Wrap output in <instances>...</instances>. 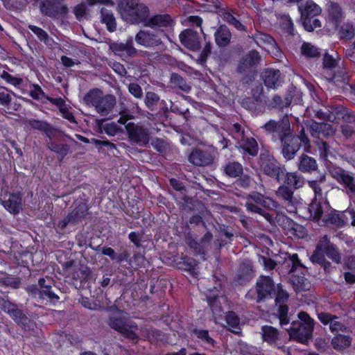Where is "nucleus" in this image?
I'll return each mask as SVG.
<instances>
[{
  "instance_id": "f257e3e1",
  "label": "nucleus",
  "mask_w": 355,
  "mask_h": 355,
  "mask_svg": "<svg viewBox=\"0 0 355 355\" xmlns=\"http://www.w3.org/2000/svg\"><path fill=\"white\" fill-rule=\"evenodd\" d=\"M280 327L288 335L290 340L307 345L313 339L315 320L306 311H300L295 317L286 315V311L282 310Z\"/></svg>"
},
{
  "instance_id": "f03ea898",
  "label": "nucleus",
  "mask_w": 355,
  "mask_h": 355,
  "mask_svg": "<svg viewBox=\"0 0 355 355\" xmlns=\"http://www.w3.org/2000/svg\"><path fill=\"white\" fill-rule=\"evenodd\" d=\"M260 61L261 55L256 50L250 51L239 60L236 71L243 85H250L255 80L257 73L256 67Z\"/></svg>"
},
{
  "instance_id": "7ed1b4c3",
  "label": "nucleus",
  "mask_w": 355,
  "mask_h": 355,
  "mask_svg": "<svg viewBox=\"0 0 355 355\" xmlns=\"http://www.w3.org/2000/svg\"><path fill=\"white\" fill-rule=\"evenodd\" d=\"M107 323L110 328L133 343H137L139 340V336L137 334V324L132 320L125 318L121 312L110 315Z\"/></svg>"
},
{
  "instance_id": "20e7f679",
  "label": "nucleus",
  "mask_w": 355,
  "mask_h": 355,
  "mask_svg": "<svg viewBox=\"0 0 355 355\" xmlns=\"http://www.w3.org/2000/svg\"><path fill=\"white\" fill-rule=\"evenodd\" d=\"M276 286L269 276L261 275L257 280L255 290H250L245 295L246 300L261 303L267 299H272L275 296Z\"/></svg>"
},
{
  "instance_id": "39448f33",
  "label": "nucleus",
  "mask_w": 355,
  "mask_h": 355,
  "mask_svg": "<svg viewBox=\"0 0 355 355\" xmlns=\"http://www.w3.org/2000/svg\"><path fill=\"white\" fill-rule=\"evenodd\" d=\"M257 164L261 171L268 177L280 183L286 168L268 151L261 152L257 159Z\"/></svg>"
},
{
  "instance_id": "423d86ee",
  "label": "nucleus",
  "mask_w": 355,
  "mask_h": 355,
  "mask_svg": "<svg viewBox=\"0 0 355 355\" xmlns=\"http://www.w3.org/2000/svg\"><path fill=\"white\" fill-rule=\"evenodd\" d=\"M291 123L287 116L276 121L270 119L261 128L267 135H271L274 141L280 139L290 135Z\"/></svg>"
},
{
  "instance_id": "0eeeda50",
  "label": "nucleus",
  "mask_w": 355,
  "mask_h": 355,
  "mask_svg": "<svg viewBox=\"0 0 355 355\" xmlns=\"http://www.w3.org/2000/svg\"><path fill=\"white\" fill-rule=\"evenodd\" d=\"M135 40L139 45L147 49H153L161 51L166 49L160 33L156 31L141 29L136 34Z\"/></svg>"
},
{
  "instance_id": "6e6552de",
  "label": "nucleus",
  "mask_w": 355,
  "mask_h": 355,
  "mask_svg": "<svg viewBox=\"0 0 355 355\" xmlns=\"http://www.w3.org/2000/svg\"><path fill=\"white\" fill-rule=\"evenodd\" d=\"M331 176L346 190L347 195L355 198V176L344 168L336 165L328 166Z\"/></svg>"
},
{
  "instance_id": "1a4fd4ad",
  "label": "nucleus",
  "mask_w": 355,
  "mask_h": 355,
  "mask_svg": "<svg viewBox=\"0 0 355 355\" xmlns=\"http://www.w3.org/2000/svg\"><path fill=\"white\" fill-rule=\"evenodd\" d=\"M65 0H35L40 1V10L46 17L58 19L67 17L69 8L64 4Z\"/></svg>"
},
{
  "instance_id": "9d476101",
  "label": "nucleus",
  "mask_w": 355,
  "mask_h": 355,
  "mask_svg": "<svg viewBox=\"0 0 355 355\" xmlns=\"http://www.w3.org/2000/svg\"><path fill=\"white\" fill-rule=\"evenodd\" d=\"M313 253H320L331 259L333 262L341 263V254L337 246L332 243L327 235L322 236L318 242Z\"/></svg>"
},
{
  "instance_id": "9b49d317",
  "label": "nucleus",
  "mask_w": 355,
  "mask_h": 355,
  "mask_svg": "<svg viewBox=\"0 0 355 355\" xmlns=\"http://www.w3.org/2000/svg\"><path fill=\"white\" fill-rule=\"evenodd\" d=\"M254 272L252 262L249 259H244L239 265L233 283L236 286H245L253 279Z\"/></svg>"
},
{
  "instance_id": "f8f14e48",
  "label": "nucleus",
  "mask_w": 355,
  "mask_h": 355,
  "mask_svg": "<svg viewBox=\"0 0 355 355\" xmlns=\"http://www.w3.org/2000/svg\"><path fill=\"white\" fill-rule=\"evenodd\" d=\"M128 138L139 146H146L150 141V132L148 128L139 124L128 123L125 125Z\"/></svg>"
},
{
  "instance_id": "ddd939ff",
  "label": "nucleus",
  "mask_w": 355,
  "mask_h": 355,
  "mask_svg": "<svg viewBox=\"0 0 355 355\" xmlns=\"http://www.w3.org/2000/svg\"><path fill=\"white\" fill-rule=\"evenodd\" d=\"M109 47L114 55L119 56L123 60L128 58H134L138 55V51L134 46L132 37L127 40L125 43L111 42Z\"/></svg>"
},
{
  "instance_id": "4468645a",
  "label": "nucleus",
  "mask_w": 355,
  "mask_h": 355,
  "mask_svg": "<svg viewBox=\"0 0 355 355\" xmlns=\"http://www.w3.org/2000/svg\"><path fill=\"white\" fill-rule=\"evenodd\" d=\"M88 207L85 202H80L66 218L60 220L58 227L64 230L68 225H76L87 214Z\"/></svg>"
},
{
  "instance_id": "2eb2a0df",
  "label": "nucleus",
  "mask_w": 355,
  "mask_h": 355,
  "mask_svg": "<svg viewBox=\"0 0 355 355\" xmlns=\"http://www.w3.org/2000/svg\"><path fill=\"white\" fill-rule=\"evenodd\" d=\"M173 20L168 14H156L148 17L145 26L152 29L157 28L159 33H164V29L171 28Z\"/></svg>"
},
{
  "instance_id": "dca6fc26",
  "label": "nucleus",
  "mask_w": 355,
  "mask_h": 355,
  "mask_svg": "<svg viewBox=\"0 0 355 355\" xmlns=\"http://www.w3.org/2000/svg\"><path fill=\"white\" fill-rule=\"evenodd\" d=\"M318 318L323 325H328L329 330L333 334L345 332L347 329L346 325L340 321L338 316L330 313H318Z\"/></svg>"
},
{
  "instance_id": "f3484780",
  "label": "nucleus",
  "mask_w": 355,
  "mask_h": 355,
  "mask_svg": "<svg viewBox=\"0 0 355 355\" xmlns=\"http://www.w3.org/2000/svg\"><path fill=\"white\" fill-rule=\"evenodd\" d=\"M281 154L286 161L293 160L297 155V152L302 148L290 135L280 139Z\"/></svg>"
},
{
  "instance_id": "a211bd4d",
  "label": "nucleus",
  "mask_w": 355,
  "mask_h": 355,
  "mask_svg": "<svg viewBox=\"0 0 355 355\" xmlns=\"http://www.w3.org/2000/svg\"><path fill=\"white\" fill-rule=\"evenodd\" d=\"M214 157L208 150L194 148L189 156V161L197 166H207L214 162Z\"/></svg>"
},
{
  "instance_id": "6ab92c4d",
  "label": "nucleus",
  "mask_w": 355,
  "mask_h": 355,
  "mask_svg": "<svg viewBox=\"0 0 355 355\" xmlns=\"http://www.w3.org/2000/svg\"><path fill=\"white\" fill-rule=\"evenodd\" d=\"M260 77L268 89H276L283 83L278 69H266L261 73Z\"/></svg>"
},
{
  "instance_id": "aec40b11",
  "label": "nucleus",
  "mask_w": 355,
  "mask_h": 355,
  "mask_svg": "<svg viewBox=\"0 0 355 355\" xmlns=\"http://www.w3.org/2000/svg\"><path fill=\"white\" fill-rule=\"evenodd\" d=\"M150 14V8L145 3L139 1L130 14L126 23L134 25L142 24L145 26Z\"/></svg>"
},
{
  "instance_id": "412c9836",
  "label": "nucleus",
  "mask_w": 355,
  "mask_h": 355,
  "mask_svg": "<svg viewBox=\"0 0 355 355\" xmlns=\"http://www.w3.org/2000/svg\"><path fill=\"white\" fill-rule=\"evenodd\" d=\"M189 331L195 336L198 343L208 347H215L216 342L214 338V331H209L207 329H204L197 326L191 327Z\"/></svg>"
},
{
  "instance_id": "4be33fe9",
  "label": "nucleus",
  "mask_w": 355,
  "mask_h": 355,
  "mask_svg": "<svg viewBox=\"0 0 355 355\" xmlns=\"http://www.w3.org/2000/svg\"><path fill=\"white\" fill-rule=\"evenodd\" d=\"M277 291H275V315L279 320L281 319V312L282 310L286 311V315L288 314V306L287 305V302L289 298L288 293L282 288V286L280 284L277 285Z\"/></svg>"
},
{
  "instance_id": "5701e85b",
  "label": "nucleus",
  "mask_w": 355,
  "mask_h": 355,
  "mask_svg": "<svg viewBox=\"0 0 355 355\" xmlns=\"http://www.w3.org/2000/svg\"><path fill=\"white\" fill-rule=\"evenodd\" d=\"M297 168L302 173L311 174L318 169V164L316 159L306 153L301 154L296 162Z\"/></svg>"
},
{
  "instance_id": "b1692460",
  "label": "nucleus",
  "mask_w": 355,
  "mask_h": 355,
  "mask_svg": "<svg viewBox=\"0 0 355 355\" xmlns=\"http://www.w3.org/2000/svg\"><path fill=\"white\" fill-rule=\"evenodd\" d=\"M180 40L186 48L195 51L200 48L198 33L191 29H187L180 34Z\"/></svg>"
},
{
  "instance_id": "393cba45",
  "label": "nucleus",
  "mask_w": 355,
  "mask_h": 355,
  "mask_svg": "<svg viewBox=\"0 0 355 355\" xmlns=\"http://www.w3.org/2000/svg\"><path fill=\"white\" fill-rule=\"evenodd\" d=\"M1 204L10 214L17 215L22 210V195L19 192L12 193L8 199L1 200Z\"/></svg>"
},
{
  "instance_id": "a878e982",
  "label": "nucleus",
  "mask_w": 355,
  "mask_h": 355,
  "mask_svg": "<svg viewBox=\"0 0 355 355\" xmlns=\"http://www.w3.org/2000/svg\"><path fill=\"white\" fill-rule=\"evenodd\" d=\"M310 134L313 138L320 139V136L328 139L333 135V126L325 122L312 121L309 126Z\"/></svg>"
},
{
  "instance_id": "bb28decb",
  "label": "nucleus",
  "mask_w": 355,
  "mask_h": 355,
  "mask_svg": "<svg viewBox=\"0 0 355 355\" xmlns=\"http://www.w3.org/2000/svg\"><path fill=\"white\" fill-rule=\"evenodd\" d=\"M116 105V98L112 94H101L95 109L103 116H107Z\"/></svg>"
},
{
  "instance_id": "cd10ccee",
  "label": "nucleus",
  "mask_w": 355,
  "mask_h": 355,
  "mask_svg": "<svg viewBox=\"0 0 355 355\" xmlns=\"http://www.w3.org/2000/svg\"><path fill=\"white\" fill-rule=\"evenodd\" d=\"M277 197L282 200L284 205L292 209H295L297 200L294 197L293 189L286 185H281L276 191Z\"/></svg>"
},
{
  "instance_id": "c85d7f7f",
  "label": "nucleus",
  "mask_w": 355,
  "mask_h": 355,
  "mask_svg": "<svg viewBox=\"0 0 355 355\" xmlns=\"http://www.w3.org/2000/svg\"><path fill=\"white\" fill-rule=\"evenodd\" d=\"M261 335L263 340L270 345H275L278 349H282L284 345H278L277 342L279 340V331L272 326L263 325L261 329Z\"/></svg>"
},
{
  "instance_id": "c756f323",
  "label": "nucleus",
  "mask_w": 355,
  "mask_h": 355,
  "mask_svg": "<svg viewBox=\"0 0 355 355\" xmlns=\"http://www.w3.org/2000/svg\"><path fill=\"white\" fill-rule=\"evenodd\" d=\"M218 232L220 237L219 248L231 243L234 239L238 236L236 230L232 225L218 224Z\"/></svg>"
},
{
  "instance_id": "7c9ffc66",
  "label": "nucleus",
  "mask_w": 355,
  "mask_h": 355,
  "mask_svg": "<svg viewBox=\"0 0 355 355\" xmlns=\"http://www.w3.org/2000/svg\"><path fill=\"white\" fill-rule=\"evenodd\" d=\"M239 150H242L244 153L255 157L259 152V145L256 139L252 137H245L243 139L237 141L235 145Z\"/></svg>"
},
{
  "instance_id": "2f4dec72",
  "label": "nucleus",
  "mask_w": 355,
  "mask_h": 355,
  "mask_svg": "<svg viewBox=\"0 0 355 355\" xmlns=\"http://www.w3.org/2000/svg\"><path fill=\"white\" fill-rule=\"evenodd\" d=\"M13 321L24 331L33 329L34 322L17 306L10 315Z\"/></svg>"
},
{
  "instance_id": "473e14b6",
  "label": "nucleus",
  "mask_w": 355,
  "mask_h": 355,
  "mask_svg": "<svg viewBox=\"0 0 355 355\" xmlns=\"http://www.w3.org/2000/svg\"><path fill=\"white\" fill-rule=\"evenodd\" d=\"M139 0H118L117 1V11L121 16V18L126 22L133 11L139 3Z\"/></svg>"
},
{
  "instance_id": "72a5a7b5",
  "label": "nucleus",
  "mask_w": 355,
  "mask_h": 355,
  "mask_svg": "<svg viewBox=\"0 0 355 355\" xmlns=\"http://www.w3.org/2000/svg\"><path fill=\"white\" fill-rule=\"evenodd\" d=\"M301 13L302 19L309 17H316L321 13L322 9L312 0H307L304 3H301L298 6Z\"/></svg>"
},
{
  "instance_id": "f704fd0d",
  "label": "nucleus",
  "mask_w": 355,
  "mask_h": 355,
  "mask_svg": "<svg viewBox=\"0 0 355 355\" xmlns=\"http://www.w3.org/2000/svg\"><path fill=\"white\" fill-rule=\"evenodd\" d=\"M329 19L337 28L343 18V12L341 6L336 2L329 1L327 4Z\"/></svg>"
},
{
  "instance_id": "c9c22d12",
  "label": "nucleus",
  "mask_w": 355,
  "mask_h": 355,
  "mask_svg": "<svg viewBox=\"0 0 355 355\" xmlns=\"http://www.w3.org/2000/svg\"><path fill=\"white\" fill-rule=\"evenodd\" d=\"M286 257L282 263V267L287 274H291L296 271L299 268H305V266L301 263L297 254L286 253Z\"/></svg>"
},
{
  "instance_id": "e433bc0d",
  "label": "nucleus",
  "mask_w": 355,
  "mask_h": 355,
  "mask_svg": "<svg viewBox=\"0 0 355 355\" xmlns=\"http://www.w3.org/2000/svg\"><path fill=\"white\" fill-rule=\"evenodd\" d=\"M282 177H284V185L288 186L293 190L298 189L304 184V178L297 172L285 171L284 175Z\"/></svg>"
},
{
  "instance_id": "4c0bfd02",
  "label": "nucleus",
  "mask_w": 355,
  "mask_h": 355,
  "mask_svg": "<svg viewBox=\"0 0 355 355\" xmlns=\"http://www.w3.org/2000/svg\"><path fill=\"white\" fill-rule=\"evenodd\" d=\"M214 37L216 44L225 47L230 44L232 35L227 26L221 25L215 32Z\"/></svg>"
},
{
  "instance_id": "58836bf2",
  "label": "nucleus",
  "mask_w": 355,
  "mask_h": 355,
  "mask_svg": "<svg viewBox=\"0 0 355 355\" xmlns=\"http://www.w3.org/2000/svg\"><path fill=\"white\" fill-rule=\"evenodd\" d=\"M352 338L349 335L336 334L331 340V344L334 349L340 352L349 347L352 345Z\"/></svg>"
},
{
  "instance_id": "ea45409f",
  "label": "nucleus",
  "mask_w": 355,
  "mask_h": 355,
  "mask_svg": "<svg viewBox=\"0 0 355 355\" xmlns=\"http://www.w3.org/2000/svg\"><path fill=\"white\" fill-rule=\"evenodd\" d=\"M329 205L327 202H320L313 200L309 206L310 216L314 221H318L322 216L326 209H329Z\"/></svg>"
},
{
  "instance_id": "a19ab883",
  "label": "nucleus",
  "mask_w": 355,
  "mask_h": 355,
  "mask_svg": "<svg viewBox=\"0 0 355 355\" xmlns=\"http://www.w3.org/2000/svg\"><path fill=\"white\" fill-rule=\"evenodd\" d=\"M101 21L105 24L109 32H114L116 30V20L111 10L106 8L101 9Z\"/></svg>"
},
{
  "instance_id": "79ce46f5",
  "label": "nucleus",
  "mask_w": 355,
  "mask_h": 355,
  "mask_svg": "<svg viewBox=\"0 0 355 355\" xmlns=\"http://www.w3.org/2000/svg\"><path fill=\"white\" fill-rule=\"evenodd\" d=\"M290 282L296 292L309 291L311 283L304 275H292Z\"/></svg>"
},
{
  "instance_id": "37998d69",
  "label": "nucleus",
  "mask_w": 355,
  "mask_h": 355,
  "mask_svg": "<svg viewBox=\"0 0 355 355\" xmlns=\"http://www.w3.org/2000/svg\"><path fill=\"white\" fill-rule=\"evenodd\" d=\"M322 221L325 225H332L336 227H342L346 225L343 217L335 210H330V212L325 214Z\"/></svg>"
},
{
  "instance_id": "c03bdc74",
  "label": "nucleus",
  "mask_w": 355,
  "mask_h": 355,
  "mask_svg": "<svg viewBox=\"0 0 355 355\" xmlns=\"http://www.w3.org/2000/svg\"><path fill=\"white\" fill-rule=\"evenodd\" d=\"M223 171L227 176L236 178L243 174V168L238 162H229L223 166Z\"/></svg>"
},
{
  "instance_id": "a18cd8bd",
  "label": "nucleus",
  "mask_w": 355,
  "mask_h": 355,
  "mask_svg": "<svg viewBox=\"0 0 355 355\" xmlns=\"http://www.w3.org/2000/svg\"><path fill=\"white\" fill-rule=\"evenodd\" d=\"M46 147L50 150L56 153L58 158L62 161L69 153L70 146L66 144H58L55 141H49L46 144Z\"/></svg>"
},
{
  "instance_id": "49530a36",
  "label": "nucleus",
  "mask_w": 355,
  "mask_h": 355,
  "mask_svg": "<svg viewBox=\"0 0 355 355\" xmlns=\"http://www.w3.org/2000/svg\"><path fill=\"white\" fill-rule=\"evenodd\" d=\"M290 135L292 138L296 139V141L298 144L300 143L301 146H304L305 151H309L311 148V141L307 134L305 132L304 128H302V129L299 130L297 134H293L292 129L291 128Z\"/></svg>"
},
{
  "instance_id": "de8ad7c7",
  "label": "nucleus",
  "mask_w": 355,
  "mask_h": 355,
  "mask_svg": "<svg viewBox=\"0 0 355 355\" xmlns=\"http://www.w3.org/2000/svg\"><path fill=\"white\" fill-rule=\"evenodd\" d=\"M345 107L341 105H331L328 106L329 121L339 123L345 111Z\"/></svg>"
},
{
  "instance_id": "09e8293b",
  "label": "nucleus",
  "mask_w": 355,
  "mask_h": 355,
  "mask_svg": "<svg viewBox=\"0 0 355 355\" xmlns=\"http://www.w3.org/2000/svg\"><path fill=\"white\" fill-rule=\"evenodd\" d=\"M310 260L313 263L319 264L325 273H330L334 268L331 262L326 259L324 255L320 253H313Z\"/></svg>"
},
{
  "instance_id": "8fccbe9b",
  "label": "nucleus",
  "mask_w": 355,
  "mask_h": 355,
  "mask_svg": "<svg viewBox=\"0 0 355 355\" xmlns=\"http://www.w3.org/2000/svg\"><path fill=\"white\" fill-rule=\"evenodd\" d=\"M101 94H103V92L98 89L94 88L90 89L83 97V102L87 106L96 107L97 103L98 102V99L101 97Z\"/></svg>"
},
{
  "instance_id": "3c124183",
  "label": "nucleus",
  "mask_w": 355,
  "mask_h": 355,
  "mask_svg": "<svg viewBox=\"0 0 355 355\" xmlns=\"http://www.w3.org/2000/svg\"><path fill=\"white\" fill-rule=\"evenodd\" d=\"M171 83L184 92L189 93L191 89L186 80L178 73H172L170 77Z\"/></svg>"
},
{
  "instance_id": "603ef678",
  "label": "nucleus",
  "mask_w": 355,
  "mask_h": 355,
  "mask_svg": "<svg viewBox=\"0 0 355 355\" xmlns=\"http://www.w3.org/2000/svg\"><path fill=\"white\" fill-rule=\"evenodd\" d=\"M160 102V98L157 94L153 92H147L145 94L144 103L146 107L150 111L155 112Z\"/></svg>"
},
{
  "instance_id": "864d4df0",
  "label": "nucleus",
  "mask_w": 355,
  "mask_h": 355,
  "mask_svg": "<svg viewBox=\"0 0 355 355\" xmlns=\"http://www.w3.org/2000/svg\"><path fill=\"white\" fill-rule=\"evenodd\" d=\"M225 320L231 331L237 334L239 333L240 318L234 311H227L225 313Z\"/></svg>"
},
{
  "instance_id": "5fc2aeb1",
  "label": "nucleus",
  "mask_w": 355,
  "mask_h": 355,
  "mask_svg": "<svg viewBox=\"0 0 355 355\" xmlns=\"http://www.w3.org/2000/svg\"><path fill=\"white\" fill-rule=\"evenodd\" d=\"M301 53L307 58H318L321 55L320 49L308 42H304L302 44L301 46Z\"/></svg>"
},
{
  "instance_id": "6e6d98bb",
  "label": "nucleus",
  "mask_w": 355,
  "mask_h": 355,
  "mask_svg": "<svg viewBox=\"0 0 355 355\" xmlns=\"http://www.w3.org/2000/svg\"><path fill=\"white\" fill-rule=\"evenodd\" d=\"M28 28L37 35V38L46 45L51 46L53 40L49 37L48 33L42 28L34 25H28Z\"/></svg>"
},
{
  "instance_id": "4d7b16f0",
  "label": "nucleus",
  "mask_w": 355,
  "mask_h": 355,
  "mask_svg": "<svg viewBox=\"0 0 355 355\" xmlns=\"http://www.w3.org/2000/svg\"><path fill=\"white\" fill-rule=\"evenodd\" d=\"M247 199H250L255 203L261 205L266 208L270 207V202H271L272 205L275 204V201H273L271 198L265 197L263 194L258 192H252L251 193L248 194Z\"/></svg>"
},
{
  "instance_id": "13d9d810",
  "label": "nucleus",
  "mask_w": 355,
  "mask_h": 355,
  "mask_svg": "<svg viewBox=\"0 0 355 355\" xmlns=\"http://www.w3.org/2000/svg\"><path fill=\"white\" fill-rule=\"evenodd\" d=\"M326 181V174L320 173L315 180H309L308 185L310 188H311L315 196H321L322 193V187L321 184L324 183Z\"/></svg>"
},
{
  "instance_id": "bf43d9fd",
  "label": "nucleus",
  "mask_w": 355,
  "mask_h": 355,
  "mask_svg": "<svg viewBox=\"0 0 355 355\" xmlns=\"http://www.w3.org/2000/svg\"><path fill=\"white\" fill-rule=\"evenodd\" d=\"M196 265L197 261L193 258L187 256L182 257L181 261L178 263L180 269L187 270L191 274L193 273Z\"/></svg>"
},
{
  "instance_id": "052dcab7",
  "label": "nucleus",
  "mask_w": 355,
  "mask_h": 355,
  "mask_svg": "<svg viewBox=\"0 0 355 355\" xmlns=\"http://www.w3.org/2000/svg\"><path fill=\"white\" fill-rule=\"evenodd\" d=\"M21 278L19 277H12L8 275L0 277V285L5 287H10L13 289L18 288L21 285Z\"/></svg>"
},
{
  "instance_id": "680f3d73",
  "label": "nucleus",
  "mask_w": 355,
  "mask_h": 355,
  "mask_svg": "<svg viewBox=\"0 0 355 355\" xmlns=\"http://www.w3.org/2000/svg\"><path fill=\"white\" fill-rule=\"evenodd\" d=\"M253 39L259 46L263 44L272 45L275 43V40L270 35L258 32L253 36Z\"/></svg>"
},
{
  "instance_id": "e2e57ef3",
  "label": "nucleus",
  "mask_w": 355,
  "mask_h": 355,
  "mask_svg": "<svg viewBox=\"0 0 355 355\" xmlns=\"http://www.w3.org/2000/svg\"><path fill=\"white\" fill-rule=\"evenodd\" d=\"M304 28L309 32L313 31L317 28L322 26V23L319 19L315 17H309L302 19Z\"/></svg>"
},
{
  "instance_id": "0e129e2a",
  "label": "nucleus",
  "mask_w": 355,
  "mask_h": 355,
  "mask_svg": "<svg viewBox=\"0 0 355 355\" xmlns=\"http://www.w3.org/2000/svg\"><path fill=\"white\" fill-rule=\"evenodd\" d=\"M223 19L227 21L229 24L233 26L235 28L239 31H245V26L234 17L230 12H225L223 15Z\"/></svg>"
},
{
  "instance_id": "69168bd1",
  "label": "nucleus",
  "mask_w": 355,
  "mask_h": 355,
  "mask_svg": "<svg viewBox=\"0 0 355 355\" xmlns=\"http://www.w3.org/2000/svg\"><path fill=\"white\" fill-rule=\"evenodd\" d=\"M97 124L100 129L103 128L105 132L110 136H114L119 132V130L118 125L114 122L103 125L102 121L97 120Z\"/></svg>"
},
{
  "instance_id": "338daca9",
  "label": "nucleus",
  "mask_w": 355,
  "mask_h": 355,
  "mask_svg": "<svg viewBox=\"0 0 355 355\" xmlns=\"http://www.w3.org/2000/svg\"><path fill=\"white\" fill-rule=\"evenodd\" d=\"M53 286L51 285L48 288L40 289L41 300H49L50 302L58 301L60 297L53 291Z\"/></svg>"
},
{
  "instance_id": "774afa93",
  "label": "nucleus",
  "mask_w": 355,
  "mask_h": 355,
  "mask_svg": "<svg viewBox=\"0 0 355 355\" xmlns=\"http://www.w3.org/2000/svg\"><path fill=\"white\" fill-rule=\"evenodd\" d=\"M317 146L318 148L320 157L322 159L328 161V157L330 153L329 144L323 140H319L317 141Z\"/></svg>"
}]
</instances>
